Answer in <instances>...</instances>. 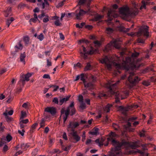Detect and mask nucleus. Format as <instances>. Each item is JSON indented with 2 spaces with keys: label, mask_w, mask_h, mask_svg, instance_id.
Returning a JSON list of instances; mask_svg holds the SVG:
<instances>
[{
  "label": "nucleus",
  "mask_w": 156,
  "mask_h": 156,
  "mask_svg": "<svg viewBox=\"0 0 156 156\" xmlns=\"http://www.w3.org/2000/svg\"><path fill=\"white\" fill-rule=\"evenodd\" d=\"M113 32V30L112 28L110 27L106 28V32L108 34H111Z\"/></svg>",
  "instance_id": "nucleus-32"
},
{
  "label": "nucleus",
  "mask_w": 156,
  "mask_h": 156,
  "mask_svg": "<svg viewBox=\"0 0 156 156\" xmlns=\"http://www.w3.org/2000/svg\"><path fill=\"white\" fill-rule=\"evenodd\" d=\"M99 129L97 128H94L92 131L89 132V134L92 135H97L98 133Z\"/></svg>",
  "instance_id": "nucleus-26"
},
{
  "label": "nucleus",
  "mask_w": 156,
  "mask_h": 156,
  "mask_svg": "<svg viewBox=\"0 0 156 156\" xmlns=\"http://www.w3.org/2000/svg\"><path fill=\"white\" fill-rule=\"evenodd\" d=\"M84 84L85 87L87 88L91 89L93 88V84L92 83H87L86 82L85 83H84Z\"/></svg>",
  "instance_id": "nucleus-27"
},
{
  "label": "nucleus",
  "mask_w": 156,
  "mask_h": 156,
  "mask_svg": "<svg viewBox=\"0 0 156 156\" xmlns=\"http://www.w3.org/2000/svg\"><path fill=\"white\" fill-rule=\"evenodd\" d=\"M112 104H108L103 107V111L104 112H108L110 111L111 108L112 107Z\"/></svg>",
  "instance_id": "nucleus-21"
},
{
  "label": "nucleus",
  "mask_w": 156,
  "mask_h": 156,
  "mask_svg": "<svg viewBox=\"0 0 156 156\" xmlns=\"http://www.w3.org/2000/svg\"><path fill=\"white\" fill-rule=\"evenodd\" d=\"M27 116V114L25 112L22 111L21 112V116L20 118V120L23 119L24 118Z\"/></svg>",
  "instance_id": "nucleus-37"
},
{
  "label": "nucleus",
  "mask_w": 156,
  "mask_h": 156,
  "mask_svg": "<svg viewBox=\"0 0 156 156\" xmlns=\"http://www.w3.org/2000/svg\"><path fill=\"white\" fill-rule=\"evenodd\" d=\"M134 75V73L133 72L130 73L128 78V81L130 83L133 85L135 84L140 80V79L137 76H136L134 79H133V77Z\"/></svg>",
  "instance_id": "nucleus-10"
},
{
  "label": "nucleus",
  "mask_w": 156,
  "mask_h": 156,
  "mask_svg": "<svg viewBox=\"0 0 156 156\" xmlns=\"http://www.w3.org/2000/svg\"><path fill=\"white\" fill-rule=\"evenodd\" d=\"M142 5L140 7V9H142L143 8L146 9V5L147 4V2H145V1H143L142 2Z\"/></svg>",
  "instance_id": "nucleus-41"
},
{
  "label": "nucleus",
  "mask_w": 156,
  "mask_h": 156,
  "mask_svg": "<svg viewBox=\"0 0 156 156\" xmlns=\"http://www.w3.org/2000/svg\"><path fill=\"white\" fill-rule=\"evenodd\" d=\"M6 71V69H2V70L0 71V74H2L3 73H5Z\"/></svg>",
  "instance_id": "nucleus-64"
},
{
  "label": "nucleus",
  "mask_w": 156,
  "mask_h": 156,
  "mask_svg": "<svg viewBox=\"0 0 156 156\" xmlns=\"http://www.w3.org/2000/svg\"><path fill=\"white\" fill-rule=\"evenodd\" d=\"M145 131L143 129L141 131H140L139 133V135L141 137H144L145 136Z\"/></svg>",
  "instance_id": "nucleus-43"
},
{
  "label": "nucleus",
  "mask_w": 156,
  "mask_h": 156,
  "mask_svg": "<svg viewBox=\"0 0 156 156\" xmlns=\"http://www.w3.org/2000/svg\"><path fill=\"white\" fill-rule=\"evenodd\" d=\"M44 2L42 3L40 5V6L41 7L42 9H48L49 5V3L46 0H44Z\"/></svg>",
  "instance_id": "nucleus-20"
},
{
  "label": "nucleus",
  "mask_w": 156,
  "mask_h": 156,
  "mask_svg": "<svg viewBox=\"0 0 156 156\" xmlns=\"http://www.w3.org/2000/svg\"><path fill=\"white\" fill-rule=\"evenodd\" d=\"M12 139V136L9 134L6 137L3 136L2 137L0 141V147H2L4 144L10 142Z\"/></svg>",
  "instance_id": "nucleus-11"
},
{
  "label": "nucleus",
  "mask_w": 156,
  "mask_h": 156,
  "mask_svg": "<svg viewBox=\"0 0 156 156\" xmlns=\"http://www.w3.org/2000/svg\"><path fill=\"white\" fill-rule=\"evenodd\" d=\"M74 102H72L69 107L67 108L66 110H65L64 109H62L61 110V115L60 116L62 117L63 119V126H65V122L67 119L68 116L70 111V115H73L75 113L76 110L74 107Z\"/></svg>",
  "instance_id": "nucleus-5"
},
{
  "label": "nucleus",
  "mask_w": 156,
  "mask_h": 156,
  "mask_svg": "<svg viewBox=\"0 0 156 156\" xmlns=\"http://www.w3.org/2000/svg\"><path fill=\"white\" fill-rule=\"evenodd\" d=\"M47 66H51V61H49V60L48 59H47Z\"/></svg>",
  "instance_id": "nucleus-60"
},
{
  "label": "nucleus",
  "mask_w": 156,
  "mask_h": 156,
  "mask_svg": "<svg viewBox=\"0 0 156 156\" xmlns=\"http://www.w3.org/2000/svg\"><path fill=\"white\" fill-rule=\"evenodd\" d=\"M14 20V18L13 17H11L10 19H7L6 23V24L8 26V27H9L11 23Z\"/></svg>",
  "instance_id": "nucleus-30"
},
{
  "label": "nucleus",
  "mask_w": 156,
  "mask_h": 156,
  "mask_svg": "<svg viewBox=\"0 0 156 156\" xmlns=\"http://www.w3.org/2000/svg\"><path fill=\"white\" fill-rule=\"evenodd\" d=\"M45 111L50 113L52 115H54L56 113L55 108L53 107H47L45 110Z\"/></svg>",
  "instance_id": "nucleus-18"
},
{
  "label": "nucleus",
  "mask_w": 156,
  "mask_h": 156,
  "mask_svg": "<svg viewBox=\"0 0 156 156\" xmlns=\"http://www.w3.org/2000/svg\"><path fill=\"white\" fill-rule=\"evenodd\" d=\"M5 17L12 15L11 8L10 7L7 8V10L5 12Z\"/></svg>",
  "instance_id": "nucleus-23"
},
{
  "label": "nucleus",
  "mask_w": 156,
  "mask_h": 156,
  "mask_svg": "<svg viewBox=\"0 0 156 156\" xmlns=\"http://www.w3.org/2000/svg\"><path fill=\"white\" fill-rule=\"evenodd\" d=\"M143 84L146 86H148L150 85V83L147 81H144L142 83Z\"/></svg>",
  "instance_id": "nucleus-59"
},
{
  "label": "nucleus",
  "mask_w": 156,
  "mask_h": 156,
  "mask_svg": "<svg viewBox=\"0 0 156 156\" xmlns=\"http://www.w3.org/2000/svg\"><path fill=\"white\" fill-rule=\"evenodd\" d=\"M86 133L85 131H83V134L82 136V140L83 142H84L86 139Z\"/></svg>",
  "instance_id": "nucleus-52"
},
{
  "label": "nucleus",
  "mask_w": 156,
  "mask_h": 156,
  "mask_svg": "<svg viewBox=\"0 0 156 156\" xmlns=\"http://www.w3.org/2000/svg\"><path fill=\"white\" fill-rule=\"evenodd\" d=\"M139 55V53L138 52L133 53L131 57L126 58V60L123 61L122 64L115 62L119 60V57L116 55L109 57V58L106 56L104 58H101L99 61L101 63H105L108 70L111 69L113 65L118 69H125L127 70L129 69L133 70L138 68L140 66L138 62H135L133 58L137 57Z\"/></svg>",
  "instance_id": "nucleus-1"
},
{
  "label": "nucleus",
  "mask_w": 156,
  "mask_h": 156,
  "mask_svg": "<svg viewBox=\"0 0 156 156\" xmlns=\"http://www.w3.org/2000/svg\"><path fill=\"white\" fill-rule=\"evenodd\" d=\"M81 66L82 65L80 63L78 62L76 64H74V68L75 69H76L78 68H80Z\"/></svg>",
  "instance_id": "nucleus-47"
},
{
  "label": "nucleus",
  "mask_w": 156,
  "mask_h": 156,
  "mask_svg": "<svg viewBox=\"0 0 156 156\" xmlns=\"http://www.w3.org/2000/svg\"><path fill=\"white\" fill-rule=\"evenodd\" d=\"M37 38L40 41H42L44 38V36L42 33H41L37 37Z\"/></svg>",
  "instance_id": "nucleus-42"
},
{
  "label": "nucleus",
  "mask_w": 156,
  "mask_h": 156,
  "mask_svg": "<svg viewBox=\"0 0 156 156\" xmlns=\"http://www.w3.org/2000/svg\"><path fill=\"white\" fill-rule=\"evenodd\" d=\"M119 82V81L118 80L116 83L112 84L111 82H109L108 84L109 86V88L110 89L109 92L115 96V102L116 103L118 102L119 101L120 98L121 99H123L126 98V96L128 94V93H126V94H125V96L124 97H122V94H120L119 92H115V91L113 90L115 88V86Z\"/></svg>",
  "instance_id": "nucleus-4"
},
{
  "label": "nucleus",
  "mask_w": 156,
  "mask_h": 156,
  "mask_svg": "<svg viewBox=\"0 0 156 156\" xmlns=\"http://www.w3.org/2000/svg\"><path fill=\"white\" fill-rule=\"evenodd\" d=\"M52 17L53 18V19L55 20L54 22V24L56 26H61L62 23L60 22L59 17L55 16Z\"/></svg>",
  "instance_id": "nucleus-17"
},
{
  "label": "nucleus",
  "mask_w": 156,
  "mask_h": 156,
  "mask_svg": "<svg viewBox=\"0 0 156 156\" xmlns=\"http://www.w3.org/2000/svg\"><path fill=\"white\" fill-rule=\"evenodd\" d=\"M112 127L115 130H118L119 129V126L118 125L115 123L113 124Z\"/></svg>",
  "instance_id": "nucleus-49"
},
{
  "label": "nucleus",
  "mask_w": 156,
  "mask_h": 156,
  "mask_svg": "<svg viewBox=\"0 0 156 156\" xmlns=\"http://www.w3.org/2000/svg\"><path fill=\"white\" fill-rule=\"evenodd\" d=\"M117 136V135L115 133L111 132L110 134V137L108 138V140L111 142L112 144L115 146V148H112V152L110 156H117L119 154L120 150L122 148L130 147L134 149L139 146L136 143H129L124 140L119 142L114 138Z\"/></svg>",
  "instance_id": "nucleus-2"
},
{
  "label": "nucleus",
  "mask_w": 156,
  "mask_h": 156,
  "mask_svg": "<svg viewBox=\"0 0 156 156\" xmlns=\"http://www.w3.org/2000/svg\"><path fill=\"white\" fill-rule=\"evenodd\" d=\"M137 117H132L129 118L128 120V121H130L131 122H133L134 120L136 119Z\"/></svg>",
  "instance_id": "nucleus-45"
},
{
  "label": "nucleus",
  "mask_w": 156,
  "mask_h": 156,
  "mask_svg": "<svg viewBox=\"0 0 156 156\" xmlns=\"http://www.w3.org/2000/svg\"><path fill=\"white\" fill-rule=\"evenodd\" d=\"M103 17V16L98 15L95 17V20L98 21L101 19Z\"/></svg>",
  "instance_id": "nucleus-39"
},
{
  "label": "nucleus",
  "mask_w": 156,
  "mask_h": 156,
  "mask_svg": "<svg viewBox=\"0 0 156 156\" xmlns=\"http://www.w3.org/2000/svg\"><path fill=\"white\" fill-rule=\"evenodd\" d=\"M18 132L19 134L21 135L22 136H23L24 134L25 130L24 129H22V130H19Z\"/></svg>",
  "instance_id": "nucleus-54"
},
{
  "label": "nucleus",
  "mask_w": 156,
  "mask_h": 156,
  "mask_svg": "<svg viewBox=\"0 0 156 156\" xmlns=\"http://www.w3.org/2000/svg\"><path fill=\"white\" fill-rule=\"evenodd\" d=\"M23 48V45L20 42L19 43L18 45L15 46L16 50H21Z\"/></svg>",
  "instance_id": "nucleus-31"
},
{
  "label": "nucleus",
  "mask_w": 156,
  "mask_h": 156,
  "mask_svg": "<svg viewBox=\"0 0 156 156\" xmlns=\"http://www.w3.org/2000/svg\"><path fill=\"white\" fill-rule=\"evenodd\" d=\"M6 101L7 102L10 103L13 100V98L12 96H9L8 97Z\"/></svg>",
  "instance_id": "nucleus-50"
},
{
  "label": "nucleus",
  "mask_w": 156,
  "mask_h": 156,
  "mask_svg": "<svg viewBox=\"0 0 156 156\" xmlns=\"http://www.w3.org/2000/svg\"><path fill=\"white\" fill-rule=\"evenodd\" d=\"M132 4L133 8H131L130 10L127 6L120 8L119 12L123 19H126L129 17L135 16L138 14V5L135 2Z\"/></svg>",
  "instance_id": "nucleus-3"
},
{
  "label": "nucleus",
  "mask_w": 156,
  "mask_h": 156,
  "mask_svg": "<svg viewBox=\"0 0 156 156\" xmlns=\"http://www.w3.org/2000/svg\"><path fill=\"white\" fill-rule=\"evenodd\" d=\"M85 24L84 23H81L80 24H77L76 25V27L78 28H81Z\"/></svg>",
  "instance_id": "nucleus-51"
},
{
  "label": "nucleus",
  "mask_w": 156,
  "mask_h": 156,
  "mask_svg": "<svg viewBox=\"0 0 156 156\" xmlns=\"http://www.w3.org/2000/svg\"><path fill=\"white\" fill-rule=\"evenodd\" d=\"M80 80L83 81V83L86 82L85 79V76L83 74H82L80 75Z\"/></svg>",
  "instance_id": "nucleus-38"
},
{
  "label": "nucleus",
  "mask_w": 156,
  "mask_h": 156,
  "mask_svg": "<svg viewBox=\"0 0 156 156\" xmlns=\"http://www.w3.org/2000/svg\"><path fill=\"white\" fill-rule=\"evenodd\" d=\"M23 39L26 45H27L29 44V38L28 37H23Z\"/></svg>",
  "instance_id": "nucleus-36"
},
{
  "label": "nucleus",
  "mask_w": 156,
  "mask_h": 156,
  "mask_svg": "<svg viewBox=\"0 0 156 156\" xmlns=\"http://www.w3.org/2000/svg\"><path fill=\"white\" fill-rule=\"evenodd\" d=\"M91 0H80L79 2V5H81L84 4L86 2H88V3L90 2Z\"/></svg>",
  "instance_id": "nucleus-40"
},
{
  "label": "nucleus",
  "mask_w": 156,
  "mask_h": 156,
  "mask_svg": "<svg viewBox=\"0 0 156 156\" xmlns=\"http://www.w3.org/2000/svg\"><path fill=\"white\" fill-rule=\"evenodd\" d=\"M80 123L77 122H70L67 127L68 131H75L74 129L79 126Z\"/></svg>",
  "instance_id": "nucleus-9"
},
{
  "label": "nucleus",
  "mask_w": 156,
  "mask_h": 156,
  "mask_svg": "<svg viewBox=\"0 0 156 156\" xmlns=\"http://www.w3.org/2000/svg\"><path fill=\"white\" fill-rule=\"evenodd\" d=\"M80 108L82 110L85 109L86 108V106L85 104L83 103V102H81Z\"/></svg>",
  "instance_id": "nucleus-44"
},
{
  "label": "nucleus",
  "mask_w": 156,
  "mask_h": 156,
  "mask_svg": "<svg viewBox=\"0 0 156 156\" xmlns=\"http://www.w3.org/2000/svg\"><path fill=\"white\" fill-rule=\"evenodd\" d=\"M119 41V40L118 39L113 40L110 44H108L105 46V51H107L111 49L113 47L116 48H119L120 47Z\"/></svg>",
  "instance_id": "nucleus-6"
},
{
  "label": "nucleus",
  "mask_w": 156,
  "mask_h": 156,
  "mask_svg": "<svg viewBox=\"0 0 156 156\" xmlns=\"http://www.w3.org/2000/svg\"><path fill=\"white\" fill-rule=\"evenodd\" d=\"M38 17L40 19L44 17L43 19V21L44 23H47L49 20V17L48 16L46 15L44 12H42L41 14L38 15Z\"/></svg>",
  "instance_id": "nucleus-16"
},
{
  "label": "nucleus",
  "mask_w": 156,
  "mask_h": 156,
  "mask_svg": "<svg viewBox=\"0 0 156 156\" xmlns=\"http://www.w3.org/2000/svg\"><path fill=\"white\" fill-rule=\"evenodd\" d=\"M29 146L27 144H21L20 147L17 146L16 147V150H17L18 149L20 148L23 150H25Z\"/></svg>",
  "instance_id": "nucleus-22"
},
{
  "label": "nucleus",
  "mask_w": 156,
  "mask_h": 156,
  "mask_svg": "<svg viewBox=\"0 0 156 156\" xmlns=\"http://www.w3.org/2000/svg\"><path fill=\"white\" fill-rule=\"evenodd\" d=\"M33 73H28L25 75L23 74H21L20 76V80L23 82L25 81H28L29 80V78L32 76Z\"/></svg>",
  "instance_id": "nucleus-15"
},
{
  "label": "nucleus",
  "mask_w": 156,
  "mask_h": 156,
  "mask_svg": "<svg viewBox=\"0 0 156 156\" xmlns=\"http://www.w3.org/2000/svg\"><path fill=\"white\" fill-rule=\"evenodd\" d=\"M34 17L33 18H31L29 22H33L35 23L38 20L37 15L36 13H34Z\"/></svg>",
  "instance_id": "nucleus-28"
},
{
  "label": "nucleus",
  "mask_w": 156,
  "mask_h": 156,
  "mask_svg": "<svg viewBox=\"0 0 156 156\" xmlns=\"http://www.w3.org/2000/svg\"><path fill=\"white\" fill-rule=\"evenodd\" d=\"M137 105H134L130 106L124 107L122 106H120L118 107V110L120 111L121 112L125 115L127 111L131 110L132 108H136L138 107Z\"/></svg>",
  "instance_id": "nucleus-8"
},
{
  "label": "nucleus",
  "mask_w": 156,
  "mask_h": 156,
  "mask_svg": "<svg viewBox=\"0 0 156 156\" xmlns=\"http://www.w3.org/2000/svg\"><path fill=\"white\" fill-rule=\"evenodd\" d=\"M83 52H80L81 56L84 59L87 58V55L88 54L92 55L94 53H97L98 52V49H95L94 50L92 47L91 48V50L89 51L86 52V48L83 46H82Z\"/></svg>",
  "instance_id": "nucleus-7"
},
{
  "label": "nucleus",
  "mask_w": 156,
  "mask_h": 156,
  "mask_svg": "<svg viewBox=\"0 0 156 156\" xmlns=\"http://www.w3.org/2000/svg\"><path fill=\"white\" fill-rule=\"evenodd\" d=\"M129 30V29H126L125 28L123 27L122 28V29L121 30V31H123L124 32H126L128 31Z\"/></svg>",
  "instance_id": "nucleus-58"
},
{
  "label": "nucleus",
  "mask_w": 156,
  "mask_h": 156,
  "mask_svg": "<svg viewBox=\"0 0 156 156\" xmlns=\"http://www.w3.org/2000/svg\"><path fill=\"white\" fill-rule=\"evenodd\" d=\"M43 78H44V79H50V77L49 75L48 74H44L43 76Z\"/></svg>",
  "instance_id": "nucleus-57"
},
{
  "label": "nucleus",
  "mask_w": 156,
  "mask_h": 156,
  "mask_svg": "<svg viewBox=\"0 0 156 156\" xmlns=\"http://www.w3.org/2000/svg\"><path fill=\"white\" fill-rule=\"evenodd\" d=\"M83 97L82 95H80L79 97V101L81 102H83Z\"/></svg>",
  "instance_id": "nucleus-61"
},
{
  "label": "nucleus",
  "mask_w": 156,
  "mask_h": 156,
  "mask_svg": "<svg viewBox=\"0 0 156 156\" xmlns=\"http://www.w3.org/2000/svg\"><path fill=\"white\" fill-rule=\"evenodd\" d=\"M87 12L83 11L82 9H78L76 10V19L78 20L81 19V17L87 13Z\"/></svg>",
  "instance_id": "nucleus-14"
},
{
  "label": "nucleus",
  "mask_w": 156,
  "mask_h": 156,
  "mask_svg": "<svg viewBox=\"0 0 156 156\" xmlns=\"http://www.w3.org/2000/svg\"><path fill=\"white\" fill-rule=\"evenodd\" d=\"M70 97V96H68L66 98H62L59 101V105H62L64 102L68 101L69 100Z\"/></svg>",
  "instance_id": "nucleus-25"
},
{
  "label": "nucleus",
  "mask_w": 156,
  "mask_h": 156,
  "mask_svg": "<svg viewBox=\"0 0 156 156\" xmlns=\"http://www.w3.org/2000/svg\"><path fill=\"white\" fill-rule=\"evenodd\" d=\"M148 28V27L147 26H144L142 30L137 32V35L140 36L141 34H143L144 36L148 37L149 36Z\"/></svg>",
  "instance_id": "nucleus-13"
},
{
  "label": "nucleus",
  "mask_w": 156,
  "mask_h": 156,
  "mask_svg": "<svg viewBox=\"0 0 156 156\" xmlns=\"http://www.w3.org/2000/svg\"><path fill=\"white\" fill-rule=\"evenodd\" d=\"M131 126V123L129 122H128L126 124L123 126L124 128L126 130H128L129 128Z\"/></svg>",
  "instance_id": "nucleus-34"
},
{
  "label": "nucleus",
  "mask_w": 156,
  "mask_h": 156,
  "mask_svg": "<svg viewBox=\"0 0 156 156\" xmlns=\"http://www.w3.org/2000/svg\"><path fill=\"white\" fill-rule=\"evenodd\" d=\"M104 140V139H101V140H100L99 146H102L103 145V142Z\"/></svg>",
  "instance_id": "nucleus-63"
},
{
  "label": "nucleus",
  "mask_w": 156,
  "mask_h": 156,
  "mask_svg": "<svg viewBox=\"0 0 156 156\" xmlns=\"http://www.w3.org/2000/svg\"><path fill=\"white\" fill-rule=\"evenodd\" d=\"M91 66L90 63H87L84 69L85 71H87L91 69Z\"/></svg>",
  "instance_id": "nucleus-35"
},
{
  "label": "nucleus",
  "mask_w": 156,
  "mask_h": 156,
  "mask_svg": "<svg viewBox=\"0 0 156 156\" xmlns=\"http://www.w3.org/2000/svg\"><path fill=\"white\" fill-rule=\"evenodd\" d=\"M26 58V54L25 52L21 53L20 57V61L21 62L23 63L24 65L25 64V58Z\"/></svg>",
  "instance_id": "nucleus-24"
},
{
  "label": "nucleus",
  "mask_w": 156,
  "mask_h": 156,
  "mask_svg": "<svg viewBox=\"0 0 156 156\" xmlns=\"http://www.w3.org/2000/svg\"><path fill=\"white\" fill-rule=\"evenodd\" d=\"M94 43L96 47H99L101 45V42L98 41H94Z\"/></svg>",
  "instance_id": "nucleus-48"
},
{
  "label": "nucleus",
  "mask_w": 156,
  "mask_h": 156,
  "mask_svg": "<svg viewBox=\"0 0 156 156\" xmlns=\"http://www.w3.org/2000/svg\"><path fill=\"white\" fill-rule=\"evenodd\" d=\"M3 115L5 116V119H7L8 121H11L12 120V118L11 117H9L8 116L7 113L6 112H4L3 114Z\"/></svg>",
  "instance_id": "nucleus-33"
},
{
  "label": "nucleus",
  "mask_w": 156,
  "mask_h": 156,
  "mask_svg": "<svg viewBox=\"0 0 156 156\" xmlns=\"http://www.w3.org/2000/svg\"><path fill=\"white\" fill-rule=\"evenodd\" d=\"M38 124L37 123H35L34 124L31 126L30 129V133H33L34 129H36L37 126Z\"/></svg>",
  "instance_id": "nucleus-29"
},
{
  "label": "nucleus",
  "mask_w": 156,
  "mask_h": 156,
  "mask_svg": "<svg viewBox=\"0 0 156 156\" xmlns=\"http://www.w3.org/2000/svg\"><path fill=\"white\" fill-rule=\"evenodd\" d=\"M52 101L53 103H54L55 104H58V98L56 97L54 98H53Z\"/></svg>",
  "instance_id": "nucleus-53"
},
{
  "label": "nucleus",
  "mask_w": 156,
  "mask_h": 156,
  "mask_svg": "<svg viewBox=\"0 0 156 156\" xmlns=\"http://www.w3.org/2000/svg\"><path fill=\"white\" fill-rule=\"evenodd\" d=\"M140 156H148V154L147 153H145L143 151H140Z\"/></svg>",
  "instance_id": "nucleus-55"
},
{
  "label": "nucleus",
  "mask_w": 156,
  "mask_h": 156,
  "mask_svg": "<svg viewBox=\"0 0 156 156\" xmlns=\"http://www.w3.org/2000/svg\"><path fill=\"white\" fill-rule=\"evenodd\" d=\"M71 134L73 136V139L76 140V142L80 140V137L77 134L76 131H73V132H72Z\"/></svg>",
  "instance_id": "nucleus-19"
},
{
  "label": "nucleus",
  "mask_w": 156,
  "mask_h": 156,
  "mask_svg": "<svg viewBox=\"0 0 156 156\" xmlns=\"http://www.w3.org/2000/svg\"><path fill=\"white\" fill-rule=\"evenodd\" d=\"M29 122L28 119H27L25 120H22L20 121V123H27Z\"/></svg>",
  "instance_id": "nucleus-56"
},
{
  "label": "nucleus",
  "mask_w": 156,
  "mask_h": 156,
  "mask_svg": "<svg viewBox=\"0 0 156 156\" xmlns=\"http://www.w3.org/2000/svg\"><path fill=\"white\" fill-rule=\"evenodd\" d=\"M108 21H111L112 19V18H116L118 17V15L116 13L115 10L110 9L109 10L108 13Z\"/></svg>",
  "instance_id": "nucleus-12"
},
{
  "label": "nucleus",
  "mask_w": 156,
  "mask_h": 156,
  "mask_svg": "<svg viewBox=\"0 0 156 156\" xmlns=\"http://www.w3.org/2000/svg\"><path fill=\"white\" fill-rule=\"evenodd\" d=\"M59 35L60 36V38L62 40H64V35L62 34V33H59Z\"/></svg>",
  "instance_id": "nucleus-62"
},
{
  "label": "nucleus",
  "mask_w": 156,
  "mask_h": 156,
  "mask_svg": "<svg viewBox=\"0 0 156 156\" xmlns=\"http://www.w3.org/2000/svg\"><path fill=\"white\" fill-rule=\"evenodd\" d=\"M40 127H43L45 126V121L43 119H42L40 123Z\"/></svg>",
  "instance_id": "nucleus-46"
}]
</instances>
